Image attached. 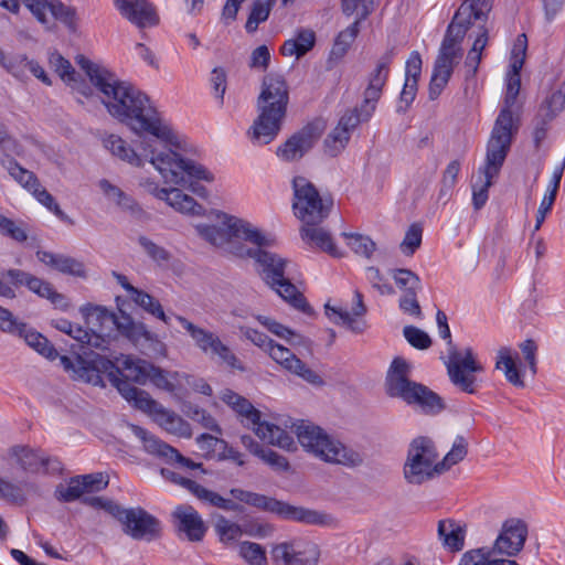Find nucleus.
<instances>
[{
  "instance_id": "f257e3e1",
  "label": "nucleus",
  "mask_w": 565,
  "mask_h": 565,
  "mask_svg": "<svg viewBox=\"0 0 565 565\" xmlns=\"http://www.w3.org/2000/svg\"><path fill=\"white\" fill-rule=\"evenodd\" d=\"M75 62L102 94V102L113 117L138 136H151L159 143L177 142L170 124L146 94L128 83L119 82L109 70L85 55H77Z\"/></svg>"
},
{
  "instance_id": "f03ea898",
  "label": "nucleus",
  "mask_w": 565,
  "mask_h": 565,
  "mask_svg": "<svg viewBox=\"0 0 565 565\" xmlns=\"http://www.w3.org/2000/svg\"><path fill=\"white\" fill-rule=\"evenodd\" d=\"M173 143H159L156 138L143 137L140 141V153L129 147L117 135H109L104 139V146L114 156L132 166L141 167L143 161H149L161 174L166 183L185 185L188 179L212 182L214 175L202 164L183 159L169 147Z\"/></svg>"
},
{
  "instance_id": "7ed1b4c3",
  "label": "nucleus",
  "mask_w": 565,
  "mask_h": 565,
  "mask_svg": "<svg viewBox=\"0 0 565 565\" xmlns=\"http://www.w3.org/2000/svg\"><path fill=\"white\" fill-rule=\"evenodd\" d=\"M492 0H467L458 8L441 42L429 83V99L435 100L448 84L454 67L462 57L461 42L473 20L487 18Z\"/></svg>"
},
{
  "instance_id": "20e7f679",
  "label": "nucleus",
  "mask_w": 565,
  "mask_h": 565,
  "mask_svg": "<svg viewBox=\"0 0 565 565\" xmlns=\"http://www.w3.org/2000/svg\"><path fill=\"white\" fill-rule=\"evenodd\" d=\"M273 242L274 239L267 235V242L264 244H254L255 247L250 248L239 246L235 250L236 256L253 258L257 273L268 287L295 309L311 315L312 308L288 276L289 260L266 248Z\"/></svg>"
},
{
  "instance_id": "39448f33",
  "label": "nucleus",
  "mask_w": 565,
  "mask_h": 565,
  "mask_svg": "<svg viewBox=\"0 0 565 565\" xmlns=\"http://www.w3.org/2000/svg\"><path fill=\"white\" fill-rule=\"evenodd\" d=\"M412 366L403 358H395L385 379L386 393L398 397L408 405L417 406L423 413L434 415L445 408L443 398L427 386L411 381Z\"/></svg>"
},
{
  "instance_id": "423d86ee",
  "label": "nucleus",
  "mask_w": 565,
  "mask_h": 565,
  "mask_svg": "<svg viewBox=\"0 0 565 565\" xmlns=\"http://www.w3.org/2000/svg\"><path fill=\"white\" fill-rule=\"evenodd\" d=\"M292 429L302 448L327 463L352 468L363 462L360 452L332 438L312 423L299 420L292 424Z\"/></svg>"
},
{
  "instance_id": "0eeeda50",
  "label": "nucleus",
  "mask_w": 565,
  "mask_h": 565,
  "mask_svg": "<svg viewBox=\"0 0 565 565\" xmlns=\"http://www.w3.org/2000/svg\"><path fill=\"white\" fill-rule=\"evenodd\" d=\"M396 46H390L377 58L375 67L367 76V86L363 93V102L358 108L345 111L338 122L339 128H343L349 136L362 121H367L373 115L376 103L382 96L383 88L387 82L390 66L396 56Z\"/></svg>"
},
{
  "instance_id": "6e6552de",
  "label": "nucleus",
  "mask_w": 565,
  "mask_h": 565,
  "mask_svg": "<svg viewBox=\"0 0 565 565\" xmlns=\"http://www.w3.org/2000/svg\"><path fill=\"white\" fill-rule=\"evenodd\" d=\"M222 225L198 226L201 236L216 247L224 248L236 256L235 250L244 246L238 239H244L250 244H264L267 242V235L254 226L252 223L223 214Z\"/></svg>"
},
{
  "instance_id": "1a4fd4ad",
  "label": "nucleus",
  "mask_w": 565,
  "mask_h": 565,
  "mask_svg": "<svg viewBox=\"0 0 565 565\" xmlns=\"http://www.w3.org/2000/svg\"><path fill=\"white\" fill-rule=\"evenodd\" d=\"M118 386L119 393L126 401L132 403L136 408L150 415L152 419L167 433L178 437H191L192 429L190 424L175 412L163 407L160 403L153 399L148 392L129 383H120Z\"/></svg>"
},
{
  "instance_id": "9d476101",
  "label": "nucleus",
  "mask_w": 565,
  "mask_h": 565,
  "mask_svg": "<svg viewBox=\"0 0 565 565\" xmlns=\"http://www.w3.org/2000/svg\"><path fill=\"white\" fill-rule=\"evenodd\" d=\"M439 337L447 340V360L445 361L451 383L460 391L475 394L477 391L476 373L483 371V366L476 360L471 348L463 352L458 351L451 340L450 328L447 324L438 327Z\"/></svg>"
},
{
  "instance_id": "9b49d317",
  "label": "nucleus",
  "mask_w": 565,
  "mask_h": 565,
  "mask_svg": "<svg viewBox=\"0 0 565 565\" xmlns=\"http://www.w3.org/2000/svg\"><path fill=\"white\" fill-rule=\"evenodd\" d=\"M233 499L257 509L276 513L282 519L311 525H327L332 521L331 515L302 507L290 505L286 502L268 498L264 494L246 491L239 488L231 489Z\"/></svg>"
},
{
  "instance_id": "f8f14e48",
  "label": "nucleus",
  "mask_w": 565,
  "mask_h": 565,
  "mask_svg": "<svg viewBox=\"0 0 565 565\" xmlns=\"http://www.w3.org/2000/svg\"><path fill=\"white\" fill-rule=\"evenodd\" d=\"M75 358L62 355L60 358L63 369L70 373L73 380L83 381L93 385L102 383V373H107L111 383L119 391L118 384L129 383L120 379L122 371L119 364L97 353H84Z\"/></svg>"
},
{
  "instance_id": "ddd939ff",
  "label": "nucleus",
  "mask_w": 565,
  "mask_h": 565,
  "mask_svg": "<svg viewBox=\"0 0 565 565\" xmlns=\"http://www.w3.org/2000/svg\"><path fill=\"white\" fill-rule=\"evenodd\" d=\"M403 473L406 482L415 486L440 475L438 452L431 439L417 437L411 443Z\"/></svg>"
},
{
  "instance_id": "4468645a",
  "label": "nucleus",
  "mask_w": 565,
  "mask_h": 565,
  "mask_svg": "<svg viewBox=\"0 0 565 565\" xmlns=\"http://www.w3.org/2000/svg\"><path fill=\"white\" fill-rule=\"evenodd\" d=\"M294 212L302 223H321L331 212L333 201L321 196L313 183L305 177L292 179Z\"/></svg>"
},
{
  "instance_id": "2eb2a0df",
  "label": "nucleus",
  "mask_w": 565,
  "mask_h": 565,
  "mask_svg": "<svg viewBox=\"0 0 565 565\" xmlns=\"http://www.w3.org/2000/svg\"><path fill=\"white\" fill-rule=\"evenodd\" d=\"M521 70L510 68L507 76V93L504 106L500 110L489 140L511 146L514 135L519 130L518 117L513 114V106L521 88Z\"/></svg>"
},
{
  "instance_id": "dca6fc26",
  "label": "nucleus",
  "mask_w": 565,
  "mask_h": 565,
  "mask_svg": "<svg viewBox=\"0 0 565 565\" xmlns=\"http://www.w3.org/2000/svg\"><path fill=\"white\" fill-rule=\"evenodd\" d=\"M174 318L191 337L194 345L203 354L217 358L223 364H226L232 369L243 370L237 356L228 345L223 343L216 333L194 324L185 317L175 315Z\"/></svg>"
},
{
  "instance_id": "f3484780",
  "label": "nucleus",
  "mask_w": 565,
  "mask_h": 565,
  "mask_svg": "<svg viewBox=\"0 0 565 565\" xmlns=\"http://www.w3.org/2000/svg\"><path fill=\"white\" fill-rule=\"evenodd\" d=\"M174 318L191 337L194 345L203 354L217 358L223 364H226L232 369L243 370L237 356L228 345L223 343L216 333L194 324L185 317L175 315Z\"/></svg>"
},
{
  "instance_id": "a211bd4d",
  "label": "nucleus",
  "mask_w": 565,
  "mask_h": 565,
  "mask_svg": "<svg viewBox=\"0 0 565 565\" xmlns=\"http://www.w3.org/2000/svg\"><path fill=\"white\" fill-rule=\"evenodd\" d=\"M258 116L248 134L254 143L268 145L278 135L287 113V103L270 102L257 98Z\"/></svg>"
},
{
  "instance_id": "6ab92c4d",
  "label": "nucleus",
  "mask_w": 565,
  "mask_h": 565,
  "mask_svg": "<svg viewBox=\"0 0 565 565\" xmlns=\"http://www.w3.org/2000/svg\"><path fill=\"white\" fill-rule=\"evenodd\" d=\"M510 147L509 145L488 140L486 162L479 168V180L472 185V204L476 210H480L487 203L492 180L498 177Z\"/></svg>"
},
{
  "instance_id": "aec40b11",
  "label": "nucleus",
  "mask_w": 565,
  "mask_h": 565,
  "mask_svg": "<svg viewBox=\"0 0 565 565\" xmlns=\"http://www.w3.org/2000/svg\"><path fill=\"white\" fill-rule=\"evenodd\" d=\"M116 520L121 524L122 532L137 541L151 542L160 537L161 523L145 509L138 508H120Z\"/></svg>"
},
{
  "instance_id": "412c9836",
  "label": "nucleus",
  "mask_w": 565,
  "mask_h": 565,
  "mask_svg": "<svg viewBox=\"0 0 565 565\" xmlns=\"http://www.w3.org/2000/svg\"><path fill=\"white\" fill-rule=\"evenodd\" d=\"M31 11L34 18L49 30V19L45 11L49 10L52 17L64 24L71 32H76L79 17L75 7L67 6L61 0H21Z\"/></svg>"
},
{
  "instance_id": "4be33fe9",
  "label": "nucleus",
  "mask_w": 565,
  "mask_h": 565,
  "mask_svg": "<svg viewBox=\"0 0 565 565\" xmlns=\"http://www.w3.org/2000/svg\"><path fill=\"white\" fill-rule=\"evenodd\" d=\"M374 0H342V10L347 15L355 14L356 19L345 30L339 33L332 49V54L342 57L359 34V24L373 10Z\"/></svg>"
},
{
  "instance_id": "5701e85b",
  "label": "nucleus",
  "mask_w": 565,
  "mask_h": 565,
  "mask_svg": "<svg viewBox=\"0 0 565 565\" xmlns=\"http://www.w3.org/2000/svg\"><path fill=\"white\" fill-rule=\"evenodd\" d=\"M130 429L132 434L141 440L143 449L148 454L157 456L166 460L168 463L177 462L183 468L203 469L202 463L194 462L192 459L184 457L175 448L151 435L145 428L137 425H130ZM202 471L205 472L204 470Z\"/></svg>"
},
{
  "instance_id": "b1692460",
  "label": "nucleus",
  "mask_w": 565,
  "mask_h": 565,
  "mask_svg": "<svg viewBox=\"0 0 565 565\" xmlns=\"http://www.w3.org/2000/svg\"><path fill=\"white\" fill-rule=\"evenodd\" d=\"M139 185L143 188L148 193L162 201H166L171 207L180 213L198 216L204 214V207L199 204L192 196L183 193L180 189L159 188L154 181H151L148 178L140 179Z\"/></svg>"
},
{
  "instance_id": "393cba45",
  "label": "nucleus",
  "mask_w": 565,
  "mask_h": 565,
  "mask_svg": "<svg viewBox=\"0 0 565 565\" xmlns=\"http://www.w3.org/2000/svg\"><path fill=\"white\" fill-rule=\"evenodd\" d=\"M320 134L318 125L309 124L279 146L276 154L288 162L299 160L313 147Z\"/></svg>"
},
{
  "instance_id": "a878e982",
  "label": "nucleus",
  "mask_w": 565,
  "mask_h": 565,
  "mask_svg": "<svg viewBox=\"0 0 565 565\" xmlns=\"http://www.w3.org/2000/svg\"><path fill=\"white\" fill-rule=\"evenodd\" d=\"M527 537V525L523 520H507L498 535L492 552L507 556L516 555L524 546Z\"/></svg>"
},
{
  "instance_id": "bb28decb",
  "label": "nucleus",
  "mask_w": 565,
  "mask_h": 565,
  "mask_svg": "<svg viewBox=\"0 0 565 565\" xmlns=\"http://www.w3.org/2000/svg\"><path fill=\"white\" fill-rule=\"evenodd\" d=\"M267 353L286 371L301 377L309 384L317 386H321L323 384L321 376L311 370L305 362L298 359L288 348L282 347L274 341V343L268 348Z\"/></svg>"
},
{
  "instance_id": "cd10ccee",
  "label": "nucleus",
  "mask_w": 565,
  "mask_h": 565,
  "mask_svg": "<svg viewBox=\"0 0 565 565\" xmlns=\"http://www.w3.org/2000/svg\"><path fill=\"white\" fill-rule=\"evenodd\" d=\"M120 14L138 29L152 28L159 24L156 8L148 0H114Z\"/></svg>"
},
{
  "instance_id": "c85d7f7f",
  "label": "nucleus",
  "mask_w": 565,
  "mask_h": 565,
  "mask_svg": "<svg viewBox=\"0 0 565 565\" xmlns=\"http://www.w3.org/2000/svg\"><path fill=\"white\" fill-rule=\"evenodd\" d=\"M6 275L15 287L24 285L38 296L49 299L57 308L65 310L68 307L66 298L55 291L50 282L20 269H9Z\"/></svg>"
},
{
  "instance_id": "c756f323",
  "label": "nucleus",
  "mask_w": 565,
  "mask_h": 565,
  "mask_svg": "<svg viewBox=\"0 0 565 565\" xmlns=\"http://www.w3.org/2000/svg\"><path fill=\"white\" fill-rule=\"evenodd\" d=\"M171 516L177 532L184 534L190 542L203 540L207 527L193 507L180 504L173 510Z\"/></svg>"
},
{
  "instance_id": "7c9ffc66",
  "label": "nucleus",
  "mask_w": 565,
  "mask_h": 565,
  "mask_svg": "<svg viewBox=\"0 0 565 565\" xmlns=\"http://www.w3.org/2000/svg\"><path fill=\"white\" fill-rule=\"evenodd\" d=\"M326 316L335 324H342L350 328L355 333H361L365 329V322L358 320L366 312V307L363 302V296L359 290L354 291V305L352 312L342 308L332 307L329 303L324 306Z\"/></svg>"
},
{
  "instance_id": "2f4dec72",
  "label": "nucleus",
  "mask_w": 565,
  "mask_h": 565,
  "mask_svg": "<svg viewBox=\"0 0 565 565\" xmlns=\"http://www.w3.org/2000/svg\"><path fill=\"white\" fill-rule=\"evenodd\" d=\"M319 224L320 223H303L300 228L302 241L309 246L319 248L333 257H341L342 253L334 244L331 234L323 227H320Z\"/></svg>"
},
{
  "instance_id": "473e14b6",
  "label": "nucleus",
  "mask_w": 565,
  "mask_h": 565,
  "mask_svg": "<svg viewBox=\"0 0 565 565\" xmlns=\"http://www.w3.org/2000/svg\"><path fill=\"white\" fill-rule=\"evenodd\" d=\"M438 537L443 545L451 552H459L465 546L466 525L451 519L438 522Z\"/></svg>"
},
{
  "instance_id": "72a5a7b5",
  "label": "nucleus",
  "mask_w": 565,
  "mask_h": 565,
  "mask_svg": "<svg viewBox=\"0 0 565 565\" xmlns=\"http://www.w3.org/2000/svg\"><path fill=\"white\" fill-rule=\"evenodd\" d=\"M253 429L262 440L273 446H277L288 451L296 449L292 436L277 425L268 422H260L259 419L258 423L253 425Z\"/></svg>"
},
{
  "instance_id": "f704fd0d",
  "label": "nucleus",
  "mask_w": 565,
  "mask_h": 565,
  "mask_svg": "<svg viewBox=\"0 0 565 565\" xmlns=\"http://www.w3.org/2000/svg\"><path fill=\"white\" fill-rule=\"evenodd\" d=\"M38 258L45 265L51 266L63 274L76 277L86 276L84 264L73 257L53 254L51 252H38Z\"/></svg>"
},
{
  "instance_id": "c9c22d12",
  "label": "nucleus",
  "mask_w": 565,
  "mask_h": 565,
  "mask_svg": "<svg viewBox=\"0 0 565 565\" xmlns=\"http://www.w3.org/2000/svg\"><path fill=\"white\" fill-rule=\"evenodd\" d=\"M82 312L85 316L88 324L95 326L94 320L100 323L109 321L116 324L118 331L125 337H127V333H129L131 327L135 323V321L129 316H121L120 318H116L114 313L109 312L105 308L97 306H87L82 309Z\"/></svg>"
},
{
  "instance_id": "e433bc0d",
  "label": "nucleus",
  "mask_w": 565,
  "mask_h": 565,
  "mask_svg": "<svg viewBox=\"0 0 565 565\" xmlns=\"http://www.w3.org/2000/svg\"><path fill=\"white\" fill-rule=\"evenodd\" d=\"M117 363L120 366V370L125 371L126 373L121 374L125 376L122 379L124 381H130L137 383V384H146V382L149 380L151 370L153 367V364L140 360V359H132L129 355H121L120 358H115Z\"/></svg>"
},
{
  "instance_id": "4c0bfd02",
  "label": "nucleus",
  "mask_w": 565,
  "mask_h": 565,
  "mask_svg": "<svg viewBox=\"0 0 565 565\" xmlns=\"http://www.w3.org/2000/svg\"><path fill=\"white\" fill-rule=\"evenodd\" d=\"M270 102L289 103V89L282 75L269 73L262 83L258 98Z\"/></svg>"
},
{
  "instance_id": "58836bf2",
  "label": "nucleus",
  "mask_w": 565,
  "mask_h": 565,
  "mask_svg": "<svg viewBox=\"0 0 565 565\" xmlns=\"http://www.w3.org/2000/svg\"><path fill=\"white\" fill-rule=\"evenodd\" d=\"M50 64L60 75V77L67 84L72 85L73 89H75L77 93L84 97H89L92 95L90 87L77 83L74 67L70 61L64 58L60 53L54 52L51 54Z\"/></svg>"
},
{
  "instance_id": "ea45409f",
  "label": "nucleus",
  "mask_w": 565,
  "mask_h": 565,
  "mask_svg": "<svg viewBox=\"0 0 565 565\" xmlns=\"http://www.w3.org/2000/svg\"><path fill=\"white\" fill-rule=\"evenodd\" d=\"M19 326H23L24 330H15L13 334H18L19 337L23 338L28 345H30L40 354L50 360H54L58 356L56 349L49 342V340L44 335L36 332L35 330H33L23 322H19Z\"/></svg>"
},
{
  "instance_id": "a19ab883",
  "label": "nucleus",
  "mask_w": 565,
  "mask_h": 565,
  "mask_svg": "<svg viewBox=\"0 0 565 565\" xmlns=\"http://www.w3.org/2000/svg\"><path fill=\"white\" fill-rule=\"evenodd\" d=\"M291 552L296 565H317L320 558L319 546L306 539L291 540Z\"/></svg>"
},
{
  "instance_id": "79ce46f5",
  "label": "nucleus",
  "mask_w": 565,
  "mask_h": 565,
  "mask_svg": "<svg viewBox=\"0 0 565 565\" xmlns=\"http://www.w3.org/2000/svg\"><path fill=\"white\" fill-rule=\"evenodd\" d=\"M316 42L315 32L311 30H301L295 39H289L282 44L280 52L285 56L296 55L301 57L310 51Z\"/></svg>"
},
{
  "instance_id": "37998d69",
  "label": "nucleus",
  "mask_w": 565,
  "mask_h": 565,
  "mask_svg": "<svg viewBox=\"0 0 565 565\" xmlns=\"http://www.w3.org/2000/svg\"><path fill=\"white\" fill-rule=\"evenodd\" d=\"M99 188L107 199L114 202L122 211L136 214L140 212L138 203L118 186L111 184L108 180L103 179L99 181Z\"/></svg>"
},
{
  "instance_id": "c03bdc74",
  "label": "nucleus",
  "mask_w": 565,
  "mask_h": 565,
  "mask_svg": "<svg viewBox=\"0 0 565 565\" xmlns=\"http://www.w3.org/2000/svg\"><path fill=\"white\" fill-rule=\"evenodd\" d=\"M495 369L503 370L505 379L512 385L516 387H524V381L522 380L515 361L512 358V351L510 348L503 347L498 351Z\"/></svg>"
},
{
  "instance_id": "a18cd8bd",
  "label": "nucleus",
  "mask_w": 565,
  "mask_h": 565,
  "mask_svg": "<svg viewBox=\"0 0 565 565\" xmlns=\"http://www.w3.org/2000/svg\"><path fill=\"white\" fill-rule=\"evenodd\" d=\"M492 550L481 547L467 551L462 554L459 565H518L511 559H495Z\"/></svg>"
},
{
  "instance_id": "49530a36",
  "label": "nucleus",
  "mask_w": 565,
  "mask_h": 565,
  "mask_svg": "<svg viewBox=\"0 0 565 565\" xmlns=\"http://www.w3.org/2000/svg\"><path fill=\"white\" fill-rule=\"evenodd\" d=\"M30 60L24 54L7 55L0 47V65L13 77L25 79Z\"/></svg>"
},
{
  "instance_id": "de8ad7c7",
  "label": "nucleus",
  "mask_w": 565,
  "mask_h": 565,
  "mask_svg": "<svg viewBox=\"0 0 565 565\" xmlns=\"http://www.w3.org/2000/svg\"><path fill=\"white\" fill-rule=\"evenodd\" d=\"M135 303L141 307L145 311L161 320L164 324L170 326L171 317L166 315L161 303L148 292L138 289L131 297Z\"/></svg>"
},
{
  "instance_id": "09e8293b",
  "label": "nucleus",
  "mask_w": 565,
  "mask_h": 565,
  "mask_svg": "<svg viewBox=\"0 0 565 565\" xmlns=\"http://www.w3.org/2000/svg\"><path fill=\"white\" fill-rule=\"evenodd\" d=\"M3 166L9 174L28 191L32 192L39 185L40 182L36 175L20 166L14 159L11 158L8 161H3Z\"/></svg>"
},
{
  "instance_id": "8fccbe9b",
  "label": "nucleus",
  "mask_w": 565,
  "mask_h": 565,
  "mask_svg": "<svg viewBox=\"0 0 565 565\" xmlns=\"http://www.w3.org/2000/svg\"><path fill=\"white\" fill-rule=\"evenodd\" d=\"M13 455L20 466L28 471L35 472L47 463V459L43 455L28 447H15Z\"/></svg>"
},
{
  "instance_id": "3c124183",
  "label": "nucleus",
  "mask_w": 565,
  "mask_h": 565,
  "mask_svg": "<svg viewBox=\"0 0 565 565\" xmlns=\"http://www.w3.org/2000/svg\"><path fill=\"white\" fill-rule=\"evenodd\" d=\"M276 0H254L252 11L246 21L245 29L248 33L257 30L259 23L265 22Z\"/></svg>"
},
{
  "instance_id": "603ef678",
  "label": "nucleus",
  "mask_w": 565,
  "mask_h": 565,
  "mask_svg": "<svg viewBox=\"0 0 565 565\" xmlns=\"http://www.w3.org/2000/svg\"><path fill=\"white\" fill-rule=\"evenodd\" d=\"M126 338L134 343H138L141 339H145L152 344L154 352L161 355H164L167 352L166 344L141 322H135Z\"/></svg>"
},
{
  "instance_id": "864d4df0",
  "label": "nucleus",
  "mask_w": 565,
  "mask_h": 565,
  "mask_svg": "<svg viewBox=\"0 0 565 565\" xmlns=\"http://www.w3.org/2000/svg\"><path fill=\"white\" fill-rule=\"evenodd\" d=\"M198 493V499L201 500L204 503H207L212 507H216L218 509L225 510V511H233V512H243V507L236 503L233 500L225 499L218 493L209 490L206 488H198L195 487Z\"/></svg>"
},
{
  "instance_id": "5fc2aeb1",
  "label": "nucleus",
  "mask_w": 565,
  "mask_h": 565,
  "mask_svg": "<svg viewBox=\"0 0 565 565\" xmlns=\"http://www.w3.org/2000/svg\"><path fill=\"white\" fill-rule=\"evenodd\" d=\"M488 39V30L482 28L475 39L472 47L467 54L465 65L471 75H475L478 71L482 57V51L487 46Z\"/></svg>"
},
{
  "instance_id": "6e6d98bb",
  "label": "nucleus",
  "mask_w": 565,
  "mask_h": 565,
  "mask_svg": "<svg viewBox=\"0 0 565 565\" xmlns=\"http://www.w3.org/2000/svg\"><path fill=\"white\" fill-rule=\"evenodd\" d=\"M150 370L149 380L156 387L169 393H175L181 376L178 372H167L156 365Z\"/></svg>"
},
{
  "instance_id": "4d7b16f0",
  "label": "nucleus",
  "mask_w": 565,
  "mask_h": 565,
  "mask_svg": "<svg viewBox=\"0 0 565 565\" xmlns=\"http://www.w3.org/2000/svg\"><path fill=\"white\" fill-rule=\"evenodd\" d=\"M239 556L248 565H267V555L265 548L254 542L244 541L239 544Z\"/></svg>"
},
{
  "instance_id": "13d9d810",
  "label": "nucleus",
  "mask_w": 565,
  "mask_h": 565,
  "mask_svg": "<svg viewBox=\"0 0 565 565\" xmlns=\"http://www.w3.org/2000/svg\"><path fill=\"white\" fill-rule=\"evenodd\" d=\"M391 275L396 286L403 290L404 294L407 291H419L422 289L420 278L411 269H392Z\"/></svg>"
},
{
  "instance_id": "bf43d9fd",
  "label": "nucleus",
  "mask_w": 565,
  "mask_h": 565,
  "mask_svg": "<svg viewBox=\"0 0 565 565\" xmlns=\"http://www.w3.org/2000/svg\"><path fill=\"white\" fill-rule=\"evenodd\" d=\"M342 236L348 241L350 248L363 257L370 258L376 248L369 236L359 233H342Z\"/></svg>"
},
{
  "instance_id": "052dcab7",
  "label": "nucleus",
  "mask_w": 565,
  "mask_h": 565,
  "mask_svg": "<svg viewBox=\"0 0 565 565\" xmlns=\"http://www.w3.org/2000/svg\"><path fill=\"white\" fill-rule=\"evenodd\" d=\"M138 243L147 256L158 265H166L171 259V253L163 246L158 245L147 236H139Z\"/></svg>"
},
{
  "instance_id": "680f3d73",
  "label": "nucleus",
  "mask_w": 565,
  "mask_h": 565,
  "mask_svg": "<svg viewBox=\"0 0 565 565\" xmlns=\"http://www.w3.org/2000/svg\"><path fill=\"white\" fill-rule=\"evenodd\" d=\"M85 492V486L81 482V478L74 477L67 486L58 484L55 490V498L60 502H73L79 499Z\"/></svg>"
},
{
  "instance_id": "e2e57ef3",
  "label": "nucleus",
  "mask_w": 565,
  "mask_h": 565,
  "mask_svg": "<svg viewBox=\"0 0 565 565\" xmlns=\"http://www.w3.org/2000/svg\"><path fill=\"white\" fill-rule=\"evenodd\" d=\"M349 132L338 126L324 139V151L331 157L338 156L350 140Z\"/></svg>"
},
{
  "instance_id": "0e129e2a",
  "label": "nucleus",
  "mask_w": 565,
  "mask_h": 565,
  "mask_svg": "<svg viewBox=\"0 0 565 565\" xmlns=\"http://www.w3.org/2000/svg\"><path fill=\"white\" fill-rule=\"evenodd\" d=\"M215 531L223 543L234 542L243 534L238 524L231 522L223 515H217Z\"/></svg>"
},
{
  "instance_id": "69168bd1",
  "label": "nucleus",
  "mask_w": 565,
  "mask_h": 565,
  "mask_svg": "<svg viewBox=\"0 0 565 565\" xmlns=\"http://www.w3.org/2000/svg\"><path fill=\"white\" fill-rule=\"evenodd\" d=\"M0 234L11 239L23 243L28 239L26 228L23 222H15L0 214Z\"/></svg>"
},
{
  "instance_id": "338daca9",
  "label": "nucleus",
  "mask_w": 565,
  "mask_h": 565,
  "mask_svg": "<svg viewBox=\"0 0 565 565\" xmlns=\"http://www.w3.org/2000/svg\"><path fill=\"white\" fill-rule=\"evenodd\" d=\"M467 455V443L463 437L458 436L450 451L438 461L440 473L461 461Z\"/></svg>"
},
{
  "instance_id": "774afa93",
  "label": "nucleus",
  "mask_w": 565,
  "mask_h": 565,
  "mask_svg": "<svg viewBox=\"0 0 565 565\" xmlns=\"http://www.w3.org/2000/svg\"><path fill=\"white\" fill-rule=\"evenodd\" d=\"M565 107V90L553 92L540 106L539 111L555 118Z\"/></svg>"
}]
</instances>
